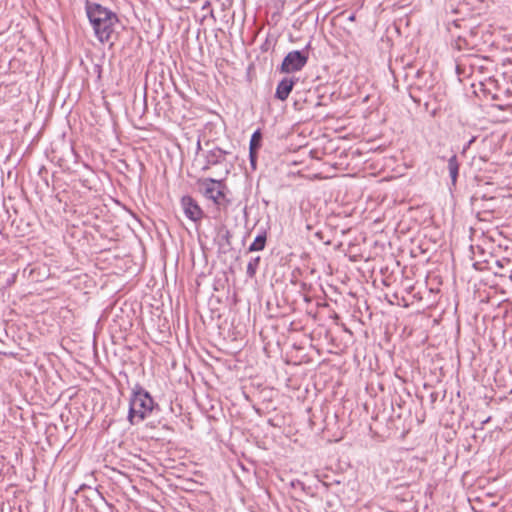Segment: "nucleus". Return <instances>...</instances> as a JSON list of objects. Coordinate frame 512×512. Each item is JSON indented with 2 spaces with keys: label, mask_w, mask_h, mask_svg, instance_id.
<instances>
[{
  "label": "nucleus",
  "mask_w": 512,
  "mask_h": 512,
  "mask_svg": "<svg viewBox=\"0 0 512 512\" xmlns=\"http://www.w3.org/2000/svg\"><path fill=\"white\" fill-rule=\"evenodd\" d=\"M260 260H261L260 256L252 257L249 260V262L247 264V268H246V275L248 278L252 279L255 277L258 267H259V264H260Z\"/></svg>",
  "instance_id": "obj_12"
},
{
  "label": "nucleus",
  "mask_w": 512,
  "mask_h": 512,
  "mask_svg": "<svg viewBox=\"0 0 512 512\" xmlns=\"http://www.w3.org/2000/svg\"><path fill=\"white\" fill-rule=\"evenodd\" d=\"M267 241V232L265 229L259 231L254 241L248 247L247 252H256L264 250Z\"/></svg>",
  "instance_id": "obj_9"
},
{
  "label": "nucleus",
  "mask_w": 512,
  "mask_h": 512,
  "mask_svg": "<svg viewBox=\"0 0 512 512\" xmlns=\"http://www.w3.org/2000/svg\"><path fill=\"white\" fill-rule=\"evenodd\" d=\"M475 141V137L469 140V142L463 147V152H466V150L471 146V144Z\"/></svg>",
  "instance_id": "obj_18"
},
{
  "label": "nucleus",
  "mask_w": 512,
  "mask_h": 512,
  "mask_svg": "<svg viewBox=\"0 0 512 512\" xmlns=\"http://www.w3.org/2000/svg\"><path fill=\"white\" fill-rule=\"evenodd\" d=\"M197 149H198V150H199V149H201L200 141H198V143H197Z\"/></svg>",
  "instance_id": "obj_23"
},
{
  "label": "nucleus",
  "mask_w": 512,
  "mask_h": 512,
  "mask_svg": "<svg viewBox=\"0 0 512 512\" xmlns=\"http://www.w3.org/2000/svg\"><path fill=\"white\" fill-rule=\"evenodd\" d=\"M308 50H293L284 57L279 70L282 73H294L301 71L308 62Z\"/></svg>",
  "instance_id": "obj_4"
},
{
  "label": "nucleus",
  "mask_w": 512,
  "mask_h": 512,
  "mask_svg": "<svg viewBox=\"0 0 512 512\" xmlns=\"http://www.w3.org/2000/svg\"><path fill=\"white\" fill-rule=\"evenodd\" d=\"M290 485L293 488H299L301 490H305V484L302 481L298 480V479L292 480Z\"/></svg>",
  "instance_id": "obj_16"
},
{
  "label": "nucleus",
  "mask_w": 512,
  "mask_h": 512,
  "mask_svg": "<svg viewBox=\"0 0 512 512\" xmlns=\"http://www.w3.org/2000/svg\"><path fill=\"white\" fill-rule=\"evenodd\" d=\"M306 93H300L297 92L295 94V100H294V108L296 110H302L304 108L303 103L307 101L305 97H303Z\"/></svg>",
  "instance_id": "obj_14"
},
{
  "label": "nucleus",
  "mask_w": 512,
  "mask_h": 512,
  "mask_svg": "<svg viewBox=\"0 0 512 512\" xmlns=\"http://www.w3.org/2000/svg\"><path fill=\"white\" fill-rule=\"evenodd\" d=\"M298 81L296 77H284L276 87L275 98L285 101L293 90L295 83Z\"/></svg>",
  "instance_id": "obj_7"
},
{
  "label": "nucleus",
  "mask_w": 512,
  "mask_h": 512,
  "mask_svg": "<svg viewBox=\"0 0 512 512\" xmlns=\"http://www.w3.org/2000/svg\"><path fill=\"white\" fill-rule=\"evenodd\" d=\"M203 195L214 202L219 209H227L231 205V200L227 197L228 191L222 179L205 178L198 181Z\"/></svg>",
  "instance_id": "obj_3"
},
{
  "label": "nucleus",
  "mask_w": 512,
  "mask_h": 512,
  "mask_svg": "<svg viewBox=\"0 0 512 512\" xmlns=\"http://www.w3.org/2000/svg\"><path fill=\"white\" fill-rule=\"evenodd\" d=\"M497 265L502 267V264L500 263V261H497Z\"/></svg>",
  "instance_id": "obj_25"
},
{
  "label": "nucleus",
  "mask_w": 512,
  "mask_h": 512,
  "mask_svg": "<svg viewBox=\"0 0 512 512\" xmlns=\"http://www.w3.org/2000/svg\"><path fill=\"white\" fill-rule=\"evenodd\" d=\"M423 74H424V72L421 69H415L412 65H408L405 68V78H406V80L411 79V83H410L411 89L420 90L422 88L420 78Z\"/></svg>",
  "instance_id": "obj_8"
},
{
  "label": "nucleus",
  "mask_w": 512,
  "mask_h": 512,
  "mask_svg": "<svg viewBox=\"0 0 512 512\" xmlns=\"http://www.w3.org/2000/svg\"><path fill=\"white\" fill-rule=\"evenodd\" d=\"M210 8V2L205 1L202 5V10H208Z\"/></svg>",
  "instance_id": "obj_19"
},
{
  "label": "nucleus",
  "mask_w": 512,
  "mask_h": 512,
  "mask_svg": "<svg viewBox=\"0 0 512 512\" xmlns=\"http://www.w3.org/2000/svg\"><path fill=\"white\" fill-rule=\"evenodd\" d=\"M257 159H258V151L256 150H250L249 149V160H250V166L253 170L256 169L257 166Z\"/></svg>",
  "instance_id": "obj_15"
},
{
  "label": "nucleus",
  "mask_w": 512,
  "mask_h": 512,
  "mask_svg": "<svg viewBox=\"0 0 512 512\" xmlns=\"http://www.w3.org/2000/svg\"><path fill=\"white\" fill-rule=\"evenodd\" d=\"M478 60H479V59H478V58H476V59H474V61L470 64V67H471V69H472V72H473L475 69H479V70H482V69H483V66L478 65V64L476 63V61H478Z\"/></svg>",
  "instance_id": "obj_17"
},
{
  "label": "nucleus",
  "mask_w": 512,
  "mask_h": 512,
  "mask_svg": "<svg viewBox=\"0 0 512 512\" xmlns=\"http://www.w3.org/2000/svg\"><path fill=\"white\" fill-rule=\"evenodd\" d=\"M0 354L6 355L7 353H6V352H1V351H0Z\"/></svg>",
  "instance_id": "obj_26"
},
{
  "label": "nucleus",
  "mask_w": 512,
  "mask_h": 512,
  "mask_svg": "<svg viewBox=\"0 0 512 512\" xmlns=\"http://www.w3.org/2000/svg\"><path fill=\"white\" fill-rule=\"evenodd\" d=\"M85 12L95 37L101 43L110 41L119 22L117 14L111 9L90 0L85 2Z\"/></svg>",
  "instance_id": "obj_1"
},
{
  "label": "nucleus",
  "mask_w": 512,
  "mask_h": 512,
  "mask_svg": "<svg viewBox=\"0 0 512 512\" xmlns=\"http://www.w3.org/2000/svg\"><path fill=\"white\" fill-rule=\"evenodd\" d=\"M158 407L150 393L140 384H136L129 399L128 421L131 425L147 418L153 409Z\"/></svg>",
  "instance_id": "obj_2"
},
{
  "label": "nucleus",
  "mask_w": 512,
  "mask_h": 512,
  "mask_svg": "<svg viewBox=\"0 0 512 512\" xmlns=\"http://www.w3.org/2000/svg\"><path fill=\"white\" fill-rule=\"evenodd\" d=\"M228 173H229V169L225 166L224 175L226 176V175H228Z\"/></svg>",
  "instance_id": "obj_22"
},
{
  "label": "nucleus",
  "mask_w": 512,
  "mask_h": 512,
  "mask_svg": "<svg viewBox=\"0 0 512 512\" xmlns=\"http://www.w3.org/2000/svg\"><path fill=\"white\" fill-rule=\"evenodd\" d=\"M449 175L451 178V184L452 186L456 185L457 177L459 174V162L457 159V156L454 154L448 159V165H447Z\"/></svg>",
  "instance_id": "obj_10"
},
{
  "label": "nucleus",
  "mask_w": 512,
  "mask_h": 512,
  "mask_svg": "<svg viewBox=\"0 0 512 512\" xmlns=\"http://www.w3.org/2000/svg\"><path fill=\"white\" fill-rule=\"evenodd\" d=\"M181 206L185 216L191 221L197 223L204 217V212L198 203L189 195L181 198Z\"/></svg>",
  "instance_id": "obj_5"
},
{
  "label": "nucleus",
  "mask_w": 512,
  "mask_h": 512,
  "mask_svg": "<svg viewBox=\"0 0 512 512\" xmlns=\"http://www.w3.org/2000/svg\"><path fill=\"white\" fill-rule=\"evenodd\" d=\"M410 97L412 98V100H413L415 103H417V104H419V103H420V99H419V98H416V97L414 96V94L412 93V91L410 92Z\"/></svg>",
  "instance_id": "obj_20"
},
{
  "label": "nucleus",
  "mask_w": 512,
  "mask_h": 512,
  "mask_svg": "<svg viewBox=\"0 0 512 512\" xmlns=\"http://www.w3.org/2000/svg\"><path fill=\"white\" fill-rule=\"evenodd\" d=\"M229 152L225 151L219 147H214L213 149L209 150L205 155V165L203 166L202 170H208L212 166L221 165L226 160V155H228Z\"/></svg>",
  "instance_id": "obj_6"
},
{
  "label": "nucleus",
  "mask_w": 512,
  "mask_h": 512,
  "mask_svg": "<svg viewBox=\"0 0 512 512\" xmlns=\"http://www.w3.org/2000/svg\"><path fill=\"white\" fill-rule=\"evenodd\" d=\"M348 20L353 22L355 20V14H351L348 16Z\"/></svg>",
  "instance_id": "obj_21"
},
{
  "label": "nucleus",
  "mask_w": 512,
  "mask_h": 512,
  "mask_svg": "<svg viewBox=\"0 0 512 512\" xmlns=\"http://www.w3.org/2000/svg\"><path fill=\"white\" fill-rule=\"evenodd\" d=\"M460 68L461 66L460 65H457V72L460 73Z\"/></svg>",
  "instance_id": "obj_24"
},
{
  "label": "nucleus",
  "mask_w": 512,
  "mask_h": 512,
  "mask_svg": "<svg viewBox=\"0 0 512 512\" xmlns=\"http://www.w3.org/2000/svg\"><path fill=\"white\" fill-rule=\"evenodd\" d=\"M261 146H262V133H261L260 129H257L256 131H254V133L251 136L250 143H249V149L259 151Z\"/></svg>",
  "instance_id": "obj_13"
},
{
  "label": "nucleus",
  "mask_w": 512,
  "mask_h": 512,
  "mask_svg": "<svg viewBox=\"0 0 512 512\" xmlns=\"http://www.w3.org/2000/svg\"><path fill=\"white\" fill-rule=\"evenodd\" d=\"M217 237H218V244L220 247H225V246L229 247L231 245L232 234L227 228L222 227L218 231Z\"/></svg>",
  "instance_id": "obj_11"
}]
</instances>
